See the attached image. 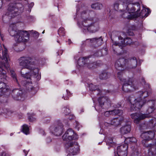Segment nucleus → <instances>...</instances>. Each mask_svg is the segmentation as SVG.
I'll return each instance as SVG.
<instances>
[{
	"label": "nucleus",
	"instance_id": "5fc2aeb1",
	"mask_svg": "<svg viewBox=\"0 0 156 156\" xmlns=\"http://www.w3.org/2000/svg\"><path fill=\"white\" fill-rule=\"evenodd\" d=\"M30 88L31 91H32V90L34 91V87H30Z\"/></svg>",
	"mask_w": 156,
	"mask_h": 156
},
{
	"label": "nucleus",
	"instance_id": "4c0bfd02",
	"mask_svg": "<svg viewBox=\"0 0 156 156\" xmlns=\"http://www.w3.org/2000/svg\"><path fill=\"white\" fill-rule=\"evenodd\" d=\"M104 115L106 117H109L111 115H113L112 112V110L111 111H106L104 113Z\"/></svg>",
	"mask_w": 156,
	"mask_h": 156
},
{
	"label": "nucleus",
	"instance_id": "7ed1b4c3",
	"mask_svg": "<svg viewBox=\"0 0 156 156\" xmlns=\"http://www.w3.org/2000/svg\"><path fill=\"white\" fill-rule=\"evenodd\" d=\"M128 6L126 7V10L123 11H122V13H121L122 16L124 18H127L128 19H133L137 17L140 16L142 17H144L147 16V13L149 14L150 12V10L148 8H143L141 12L140 13H138V11L135 13L133 12L135 11V9L134 7H132L131 8L132 10H130V11L128 12Z\"/></svg>",
	"mask_w": 156,
	"mask_h": 156
},
{
	"label": "nucleus",
	"instance_id": "72a5a7b5",
	"mask_svg": "<svg viewBox=\"0 0 156 156\" xmlns=\"http://www.w3.org/2000/svg\"><path fill=\"white\" fill-rule=\"evenodd\" d=\"M70 96L71 94L70 92L68 90H67L66 93L63 95V98L65 100H67Z\"/></svg>",
	"mask_w": 156,
	"mask_h": 156
},
{
	"label": "nucleus",
	"instance_id": "5701e85b",
	"mask_svg": "<svg viewBox=\"0 0 156 156\" xmlns=\"http://www.w3.org/2000/svg\"><path fill=\"white\" fill-rule=\"evenodd\" d=\"M88 61V58L85 57L80 58L78 61V63L79 65L82 66L86 64V62Z\"/></svg>",
	"mask_w": 156,
	"mask_h": 156
},
{
	"label": "nucleus",
	"instance_id": "f03ea898",
	"mask_svg": "<svg viewBox=\"0 0 156 156\" xmlns=\"http://www.w3.org/2000/svg\"><path fill=\"white\" fill-rule=\"evenodd\" d=\"M8 31L10 35L14 37L17 42H26L29 40L30 35L28 32L17 30L15 24L10 25Z\"/></svg>",
	"mask_w": 156,
	"mask_h": 156
},
{
	"label": "nucleus",
	"instance_id": "dca6fc26",
	"mask_svg": "<svg viewBox=\"0 0 156 156\" xmlns=\"http://www.w3.org/2000/svg\"><path fill=\"white\" fill-rule=\"evenodd\" d=\"M50 129L52 133L56 136H59L62 134L63 131V126L61 124L55 127H51Z\"/></svg>",
	"mask_w": 156,
	"mask_h": 156
},
{
	"label": "nucleus",
	"instance_id": "39448f33",
	"mask_svg": "<svg viewBox=\"0 0 156 156\" xmlns=\"http://www.w3.org/2000/svg\"><path fill=\"white\" fill-rule=\"evenodd\" d=\"M137 96H140L139 98H137L135 99L131 103V110L133 111H136L141 108L144 104L147 103V101L146 100H142L141 98L142 97L144 98H145L148 95V92L147 91H140L137 94Z\"/></svg>",
	"mask_w": 156,
	"mask_h": 156
},
{
	"label": "nucleus",
	"instance_id": "c03bdc74",
	"mask_svg": "<svg viewBox=\"0 0 156 156\" xmlns=\"http://www.w3.org/2000/svg\"><path fill=\"white\" fill-rule=\"evenodd\" d=\"M104 124H105V126L107 127H108L109 126H110L111 125V122L110 123H108L107 122H105V123Z\"/></svg>",
	"mask_w": 156,
	"mask_h": 156
},
{
	"label": "nucleus",
	"instance_id": "a19ab883",
	"mask_svg": "<svg viewBox=\"0 0 156 156\" xmlns=\"http://www.w3.org/2000/svg\"><path fill=\"white\" fill-rule=\"evenodd\" d=\"M95 64V63L94 62L93 63H90L88 64L87 66V67L89 68H92L94 67V65Z\"/></svg>",
	"mask_w": 156,
	"mask_h": 156
},
{
	"label": "nucleus",
	"instance_id": "0eeeda50",
	"mask_svg": "<svg viewBox=\"0 0 156 156\" xmlns=\"http://www.w3.org/2000/svg\"><path fill=\"white\" fill-rule=\"evenodd\" d=\"M148 106L149 107L146 111V114L135 113L131 115V117L134 119V121L135 123L138 124L140 120L149 117V115L147 114H149L152 113L155 109L152 107V105Z\"/></svg>",
	"mask_w": 156,
	"mask_h": 156
},
{
	"label": "nucleus",
	"instance_id": "a211bd4d",
	"mask_svg": "<svg viewBox=\"0 0 156 156\" xmlns=\"http://www.w3.org/2000/svg\"><path fill=\"white\" fill-rule=\"evenodd\" d=\"M23 95L21 90L16 89L13 91L12 97L16 100H23L24 99L23 98Z\"/></svg>",
	"mask_w": 156,
	"mask_h": 156
},
{
	"label": "nucleus",
	"instance_id": "e2e57ef3",
	"mask_svg": "<svg viewBox=\"0 0 156 156\" xmlns=\"http://www.w3.org/2000/svg\"><path fill=\"white\" fill-rule=\"evenodd\" d=\"M29 84H29L27 83V86H28Z\"/></svg>",
	"mask_w": 156,
	"mask_h": 156
},
{
	"label": "nucleus",
	"instance_id": "393cba45",
	"mask_svg": "<svg viewBox=\"0 0 156 156\" xmlns=\"http://www.w3.org/2000/svg\"><path fill=\"white\" fill-rule=\"evenodd\" d=\"M120 119L119 118H115L112 119L111 121V125L116 126L120 123Z\"/></svg>",
	"mask_w": 156,
	"mask_h": 156
},
{
	"label": "nucleus",
	"instance_id": "338daca9",
	"mask_svg": "<svg viewBox=\"0 0 156 156\" xmlns=\"http://www.w3.org/2000/svg\"><path fill=\"white\" fill-rule=\"evenodd\" d=\"M49 139H50V138H48L47 139H48V140H49Z\"/></svg>",
	"mask_w": 156,
	"mask_h": 156
},
{
	"label": "nucleus",
	"instance_id": "4be33fe9",
	"mask_svg": "<svg viewBox=\"0 0 156 156\" xmlns=\"http://www.w3.org/2000/svg\"><path fill=\"white\" fill-rule=\"evenodd\" d=\"M149 127L153 129L156 131V119H153L151 120L149 123Z\"/></svg>",
	"mask_w": 156,
	"mask_h": 156
},
{
	"label": "nucleus",
	"instance_id": "412c9836",
	"mask_svg": "<svg viewBox=\"0 0 156 156\" xmlns=\"http://www.w3.org/2000/svg\"><path fill=\"white\" fill-rule=\"evenodd\" d=\"M90 41L91 43H96L98 45H100L101 44L103 40L101 37L98 38H94L87 40V41Z\"/></svg>",
	"mask_w": 156,
	"mask_h": 156
},
{
	"label": "nucleus",
	"instance_id": "f257e3e1",
	"mask_svg": "<svg viewBox=\"0 0 156 156\" xmlns=\"http://www.w3.org/2000/svg\"><path fill=\"white\" fill-rule=\"evenodd\" d=\"M19 64L22 69L20 73L22 76L27 79H30L31 77H37L39 73V69L38 68H35L31 70L29 73L22 71L25 69H30L31 65H36L38 64V61L36 58L34 56H23L19 59Z\"/></svg>",
	"mask_w": 156,
	"mask_h": 156
},
{
	"label": "nucleus",
	"instance_id": "69168bd1",
	"mask_svg": "<svg viewBox=\"0 0 156 156\" xmlns=\"http://www.w3.org/2000/svg\"><path fill=\"white\" fill-rule=\"evenodd\" d=\"M73 117H74L73 116V118H69V119H73Z\"/></svg>",
	"mask_w": 156,
	"mask_h": 156
},
{
	"label": "nucleus",
	"instance_id": "4d7b16f0",
	"mask_svg": "<svg viewBox=\"0 0 156 156\" xmlns=\"http://www.w3.org/2000/svg\"><path fill=\"white\" fill-rule=\"evenodd\" d=\"M47 141L48 142H49L51 141V140L50 139H49V140H48V139L47 140Z\"/></svg>",
	"mask_w": 156,
	"mask_h": 156
},
{
	"label": "nucleus",
	"instance_id": "9d476101",
	"mask_svg": "<svg viewBox=\"0 0 156 156\" xmlns=\"http://www.w3.org/2000/svg\"><path fill=\"white\" fill-rule=\"evenodd\" d=\"M62 139L66 141H70L78 139L77 135L71 129H68L62 136Z\"/></svg>",
	"mask_w": 156,
	"mask_h": 156
},
{
	"label": "nucleus",
	"instance_id": "052dcab7",
	"mask_svg": "<svg viewBox=\"0 0 156 156\" xmlns=\"http://www.w3.org/2000/svg\"><path fill=\"white\" fill-rule=\"evenodd\" d=\"M68 41L69 42V44H70L71 43V41H70V39H69Z\"/></svg>",
	"mask_w": 156,
	"mask_h": 156
},
{
	"label": "nucleus",
	"instance_id": "c85d7f7f",
	"mask_svg": "<svg viewBox=\"0 0 156 156\" xmlns=\"http://www.w3.org/2000/svg\"><path fill=\"white\" fill-rule=\"evenodd\" d=\"M106 144L110 147H114L115 144L113 143L112 138L107 139L106 140Z\"/></svg>",
	"mask_w": 156,
	"mask_h": 156
},
{
	"label": "nucleus",
	"instance_id": "8fccbe9b",
	"mask_svg": "<svg viewBox=\"0 0 156 156\" xmlns=\"http://www.w3.org/2000/svg\"><path fill=\"white\" fill-rule=\"evenodd\" d=\"M119 43H117L116 42H115V43H114V44H113V45H115V46H117V45H119Z\"/></svg>",
	"mask_w": 156,
	"mask_h": 156
},
{
	"label": "nucleus",
	"instance_id": "f8f14e48",
	"mask_svg": "<svg viewBox=\"0 0 156 156\" xmlns=\"http://www.w3.org/2000/svg\"><path fill=\"white\" fill-rule=\"evenodd\" d=\"M125 60L123 58H120L116 61L115 66L118 71H124L127 69L128 65L125 62Z\"/></svg>",
	"mask_w": 156,
	"mask_h": 156
},
{
	"label": "nucleus",
	"instance_id": "bb28decb",
	"mask_svg": "<svg viewBox=\"0 0 156 156\" xmlns=\"http://www.w3.org/2000/svg\"><path fill=\"white\" fill-rule=\"evenodd\" d=\"M147 103L148 105H151L155 109H156V100H148Z\"/></svg>",
	"mask_w": 156,
	"mask_h": 156
},
{
	"label": "nucleus",
	"instance_id": "79ce46f5",
	"mask_svg": "<svg viewBox=\"0 0 156 156\" xmlns=\"http://www.w3.org/2000/svg\"><path fill=\"white\" fill-rule=\"evenodd\" d=\"M0 156H10L9 154L3 151L0 154Z\"/></svg>",
	"mask_w": 156,
	"mask_h": 156
},
{
	"label": "nucleus",
	"instance_id": "20e7f679",
	"mask_svg": "<svg viewBox=\"0 0 156 156\" xmlns=\"http://www.w3.org/2000/svg\"><path fill=\"white\" fill-rule=\"evenodd\" d=\"M92 20V19H83L82 21H79L78 23L80 27L83 28V31L84 33L88 32L94 33L97 31L99 29L98 24L97 23H91L90 22Z\"/></svg>",
	"mask_w": 156,
	"mask_h": 156
},
{
	"label": "nucleus",
	"instance_id": "2eb2a0df",
	"mask_svg": "<svg viewBox=\"0 0 156 156\" xmlns=\"http://www.w3.org/2000/svg\"><path fill=\"white\" fill-rule=\"evenodd\" d=\"M128 145L124 144L117 147V153L119 156H127Z\"/></svg>",
	"mask_w": 156,
	"mask_h": 156
},
{
	"label": "nucleus",
	"instance_id": "ddd939ff",
	"mask_svg": "<svg viewBox=\"0 0 156 156\" xmlns=\"http://www.w3.org/2000/svg\"><path fill=\"white\" fill-rule=\"evenodd\" d=\"M154 136V132L151 131H149L142 133L141 135V137L143 139L142 142L144 145L146 146L145 145L146 142L153 139Z\"/></svg>",
	"mask_w": 156,
	"mask_h": 156
},
{
	"label": "nucleus",
	"instance_id": "58836bf2",
	"mask_svg": "<svg viewBox=\"0 0 156 156\" xmlns=\"http://www.w3.org/2000/svg\"><path fill=\"white\" fill-rule=\"evenodd\" d=\"M11 74L12 78L16 81H17L16 78V76L14 70H12L10 71Z\"/></svg>",
	"mask_w": 156,
	"mask_h": 156
},
{
	"label": "nucleus",
	"instance_id": "13d9d810",
	"mask_svg": "<svg viewBox=\"0 0 156 156\" xmlns=\"http://www.w3.org/2000/svg\"><path fill=\"white\" fill-rule=\"evenodd\" d=\"M34 5V3H31V7H32Z\"/></svg>",
	"mask_w": 156,
	"mask_h": 156
},
{
	"label": "nucleus",
	"instance_id": "e433bc0d",
	"mask_svg": "<svg viewBox=\"0 0 156 156\" xmlns=\"http://www.w3.org/2000/svg\"><path fill=\"white\" fill-rule=\"evenodd\" d=\"M63 110L64 112L65 115H68L70 112V109L66 107L63 108Z\"/></svg>",
	"mask_w": 156,
	"mask_h": 156
},
{
	"label": "nucleus",
	"instance_id": "b1692460",
	"mask_svg": "<svg viewBox=\"0 0 156 156\" xmlns=\"http://www.w3.org/2000/svg\"><path fill=\"white\" fill-rule=\"evenodd\" d=\"M89 87L90 88V90L91 91H97L98 92V94H100V89L98 87L95 86L92 84H90L89 85Z\"/></svg>",
	"mask_w": 156,
	"mask_h": 156
},
{
	"label": "nucleus",
	"instance_id": "3c124183",
	"mask_svg": "<svg viewBox=\"0 0 156 156\" xmlns=\"http://www.w3.org/2000/svg\"><path fill=\"white\" fill-rule=\"evenodd\" d=\"M44 131L42 129L40 130V133H42L43 135H44Z\"/></svg>",
	"mask_w": 156,
	"mask_h": 156
},
{
	"label": "nucleus",
	"instance_id": "bf43d9fd",
	"mask_svg": "<svg viewBox=\"0 0 156 156\" xmlns=\"http://www.w3.org/2000/svg\"><path fill=\"white\" fill-rule=\"evenodd\" d=\"M151 153V154H152V153L151 152V151H150V149H149V154L150 155V154Z\"/></svg>",
	"mask_w": 156,
	"mask_h": 156
},
{
	"label": "nucleus",
	"instance_id": "473e14b6",
	"mask_svg": "<svg viewBox=\"0 0 156 156\" xmlns=\"http://www.w3.org/2000/svg\"><path fill=\"white\" fill-rule=\"evenodd\" d=\"M125 141H126L127 143H135L136 142V140L135 138L133 137H129L126 138Z\"/></svg>",
	"mask_w": 156,
	"mask_h": 156
},
{
	"label": "nucleus",
	"instance_id": "1a4fd4ad",
	"mask_svg": "<svg viewBox=\"0 0 156 156\" xmlns=\"http://www.w3.org/2000/svg\"><path fill=\"white\" fill-rule=\"evenodd\" d=\"M67 152L70 156L76 155L79 150L78 144L75 142H69L65 144Z\"/></svg>",
	"mask_w": 156,
	"mask_h": 156
},
{
	"label": "nucleus",
	"instance_id": "603ef678",
	"mask_svg": "<svg viewBox=\"0 0 156 156\" xmlns=\"http://www.w3.org/2000/svg\"><path fill=\"white\" fill-rule=\"evenodd\" d=\"M142 83H144V84H145V81L144 80V78H142Z\"/></svg>",
	"mask_w": 156,
	"mask_h": 156
},
{
	"label": "nucleus",
	"instance_id": "680f3d73",
	"mask_svg": "<svg viewBox=\"0 0 156 156\" xmlns=\"http://www.w3.org/2000/svg\"><path fill=\"white\" fill-rule=\"evenodd\" d=\"M14 46H17V45L16 44H14L13 45Z\"/></svg>",
	"mask_w": 156,
	"mask_h": 156
},
{
	"label": "nucleus",
	"instance_id": "423d86ee",
	"mask_svg": "<svg viewBox=\"0 0 156 156\" xmlns=\"http://www.w3.org/2000/svg\"><path fill=\"white\" fill-rule=\"evenodd\" d=\"M23 6L20 4H15L11 3L8 5L7 11L5 14L11 18H14L18 15V9H20Z\"/></svg>",
	"mask_w": 156,
	"mask_h": 156
},
{
	"label": "nucleus",
	"instance_id": "a18cd8bd",
	"mask_svg": "<svg viewBox=\"0 0 156 156\" xmlns=\"http://www.w3.org/2000/svg\"><path fill=\"white\" fill-rule=\"evenodd\" d=\"M32 33L33 34H35L37 37H38L39 36L38 33L36 31H33L32 32Z\"/></svg>",
	"mask_w": 156,
	"mask_h": 156
},
{
	"label": "nucleus",
	"instance_id": "37998d69",
	"mask_svg": "<svg viewBox=\"0 0 156 156\" xmlns=\"http://www.w3.org/2000/svg\"><path fill=\"white\" fill-rule=\"evenodd\" d=\"M154 144L152 145V144H150V145H148L147 146V147L149 146V147H152V146L153 147H154V145L155 146H156V140H154Z\"/></svg>",
	"mask_w": 156,
	"mask_h": 156
},
{
	"label": "nucleus",
	"instance_id": "cd10ccee",
	"mask_svg": "<svg viewBox=\"0 0 156 156\" xmlns=\"http://www.w3.org/2000/svg\"><path fill=\"white\" fill-rule=\"evenodd\" d=\"M117 73L118 77L119 80L122 82H123L126 80V79L122 78L123 74L124 71H119Z\"/></svg>",
	"mask_w": 156,
	"mask_h": 156
},
{
	"label": "nucleus",
	"instance_id": "c9c22d12",
	"mask_svg": "<svg viewBox=\"0 0 156 156\" xmlns=\"http://www.w3.org/2000/svg\"><path fill=\"white\" fill-rule=\"evenodd\" d=\"M65 33L64 29L63 27L60 28L58 30V34L62 36H64Z\"/></svg>",
	"mask_w": 156,
	"mask_h": 156
},
{
	"label": "nucleus",
	"instance_id": "6e6d98bb",
	"mask_svg": "<svg viewBox=\"0 0 156 156\" xmlns=\"http://www.w3.org/2000/svg\"><path fill=\"white\" fill-rule=\"evenodd\" d=\"M86 13V12L85 11H84L82 13V14H83H83H85Z\"/></svg>",
	"mask_w": 156,
	"mask_h": 156
},
{
	"label": "nucleus",
	"instance_id": "49530a36",
	"mask_svg": "<svg viewBox=\"0 0 156 156\" xmlns=\"http://www.w3.org/2000/svg\"><path fill=\"white\" fill-rule=\"evenodd\" d=\"M28 119L30 121H34L35 120V118H34L33 117H29Z\"/></svg>",
	"mask_w": 156,
	"mask_h": 156
},
{
	"label": "nucleus",
	"instance_id": "7c9ffc66",
	"mask_svg": "<svg viewBox=\"0 0 156 156\" xmlns=\"http://www.w3.org/2000/svg\"><path fill=\"white\" fill-rule=\"evenodd\" d=\"M102 7V5L99 3H95L92 4L91 5V7L92 8L96 9H101Z\"/></svg>",
	"mask_w": 156,
	"mask_h": 156
},
{
	"label": "nucleus",
	"instance_id": "c756f323",
	"mask_svg": "<svg viewBox=\"0 0 156 156\" xmlns=\"http://www.w3.org/2000/svg\"><path fill=\"white\" fill-rule=\"evenodd\" d=\"M112 112L113 115H122L123 113L122 110L118 109L112 110Z\"/></svg>",
	"mask_w": 156,
	"mask_h": 156
},
{
	"label": "nucleus",
	"instance_id": "6ab92c4d",
	"mask_svg": "<svg viewBox=\"0 0 156 156\" xmlns=\"http://www.w3.org/2000/svg\"><path fill=\"white\" fill-rule=\"evenodd\" d=\"M119 39L122 40L121 41V44L123 45H128L133 44V41L130 38L126 37L125 38L123 39L121 36L119 37Z\"/></svg>",
	"mask_w": 156,
	"mask_h": 156
},
{
	"label": "nucleus",
	"instance_id": "4468645a",
	"mask_svg": "<svg viewBox=\"0 0 156 156\" xmlns=\"http://www.w3.org/2000/svg\"><path fill=\"white\" fill-rule=\"evenodd\" d=\"M124 82L122 87V90L126 92H130L138 89L134 86H131L132 82L129 80L123 82Z\"/></svg>",
	"mask_w": 156,
	"mask_h": 156
},
{
	"label": "nucleus",
	"instance_id": "864d4df0",
	"mask_svg": "<svg viewBox=\"0 0 156 156\" xmlns=\"http://www.w3.org/2000/svg\"><path fill=\"white\" fill-rule=\"evenodd\" d=\"M2 2L1 1H0V9H1L2 8Z\"/></svg>",
	"mask_w": 156,
	"mask_h": 156
},
{
	"label": "nucleus",
	"instance_id": "f3484780",
	"mask_svg": "<svg viewBox=\"0 0 156 156\" xmlns=\"http://www.w3.org/2000/svg\"><path fill=\"white\" fill-rule=\"evenodd\" d=\"M125 62L128 65L127 69L134 68L136 67L137 65V60L135 57L128 59H126Z\"/></svg>",
	"mask_w": 156,
	"mask_h": 156
},
{
	"label": "nucleus",
	"instance_id": "9b49d317",
	"mask_svg": "<svg viewBox=\"0 0 156 156\" xmlns=\"http://www.w3.org/2000/svg\"><path fill=\"white\" fill-rule=\"evenodd\" d=\"M98 101L100 106L104 109H107L111 106V101L109 98L106 97L99 98Z\"/></svg>",
	"mask_w": 156,
	"mask_h": 156
},
{
	"label": "nucleus",
	"instance_id": "de8ad7c7",
	"mask_svg": "<svg viewBox=\"0 0 156 156\" xmlns=\"http://www.w3.org/2000/svg\"><path fill=\"white\" fill-rule=\"evenodd\" d=\"M29 151V150H23V152L24 153V155L25 156H27Z\"/></svg>",
	"mask_w": 156,
	"mask_h": 156
},
{
	"label": "nucleus",
	"instance_id": "774afa93",
	"mask_svg": "<svg viewBox=\"0 0 156 156\" xmlns=\"http://www.w3.org/2000/svg\"><path fill=\"white\" fill-rule=\"evenodd\" d=\"M30 11H31V10H29V12H30Z\"/></svg>",
	"mask_w": 156,
	"mask_h": 156
},
{
	"label": "nucleus",
	"instance_id": "ea45409f",
	"mask_svg": "<svg viewBox=\"0 0 156 156\" xmlns=\"http://www.w3.org/2000/svg\"><path fill=\"white\" fill-rule=\"evenodd\" d=\"M119 4L117 2H116L114 4V8L115 10H117L119 9Z\"/></svg>",
	"mask_w": 156,
	"mask_h": 156
},
{
	"label": "nucleus",
	"instance_id": "aec40b11",
	"mask_svg": "<svg viewBox=\"0 0 156 156\" xmlns=\"http://www.w3.org/2000/svg\"><path fill=\"white\" fill-rule=\"evenodd\" d=\"M131 130L130 126L126 125L122 126L120 129V131L122 134H125L129 133Z\"/></svg>",
	"mask_w": 156,
	"mask_h": 156
},
{
	"label": "nucleus",
	"instance_id": "a878e982",
	"mask_svg": "<svg viewBox=\"0 0 156 156\" xmlns=\"http://www.w3.org/2000/svg\"><path fill=\"white\" fill-rule=\"evenodd\" d=\"M110 74L109 73L104 72L100 75V78L101 79H106L110 76Z\"/></svg>",
	"mask_w": 156,
	"mask_h": 156
},
{
	"label": "nucleus",
	"instance_id": "6e6552de",
	"mask_svg": "<svg viewBox=\"0 0 156 156\" xmlns=\"http://www.w3.org/2000/svg\"><path fill=\"white\" fill-rule=\"evenodd\" d=\"M8 64L5 63V64H0V71L1 72V75L3 76V77L1 78V80H2L3 82H0V90H1V91L3 93L6 92L8 89V87L4 83L5 81L6 76L5 75L6 72L4 69V68L9 67Z\"/></svg>",
	"mask_w": 156,
	"mask_h": 156
},
{
	"label": "nucleus",
	"instance_id": "09e8293b",
	"mask_svg": "<svg viewBox=\"0 0 156 156\" xmlns=\"http://www.w3.org/2000/svg\"><path fill=\"white\" fill-rule=\"evenodd\" d=\"M124 3H125L126 4H130V1H129V0H127V1H126V2H124Z\"/></svg>",
	"mask_w": 156,
	"mask_h": 156
},
{
	"label": "nucleus",
	"instance_id": "f704fd0d",
	"mask_svg": "<svg viewBox=\"0 0 156 156\" xmlns=\"http://www.w3.org/2000/svg\"><path fill=\"white\" fill-rule=\"evenodd\" d=\"M105 51V50H102V51H98V52L95 53L94 54V56L95 57H101L103 55H104L102 53L103 51Z\"/></svg>",
	"mask_w": 156,
	"mask_h": 156
},
{
	"label": "nucleus",
	"instance_id": "0e129e2a",
	"mask_svg": "<svg viewBox=\"0 0 156 156\" xmlns=\"http://www.w3.org/2000/svg\"><path fill=\"white\" fill-rule=\"evenodd\" d=\"M44 30L43 32H42V34H44Z\"/></svg>",
	"mask_w": 156,
	"mask_h": 156
},
{
	"label": "nucleus",
	"instance_id": "2f4dec72",
	"mask_svg": "<svg viewBox=\"0 0 156 156\" xmlns=\"http://www.w3.org/2000/svg\"><path fill=\"white\" fill-rule=\"evenodd\" d=\"M22 131L25 134L27 135L29 134V128L26 124L23 125L22 126Z\"/></svg>",
	"mask_w": 156,
	"mask_h": 156
}]
</instances>
